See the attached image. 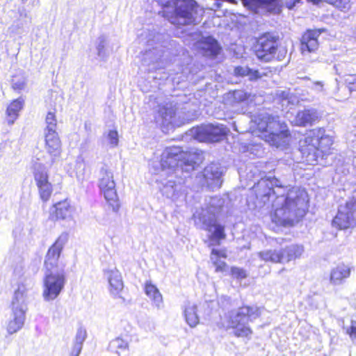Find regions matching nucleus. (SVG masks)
Listing matches in <instances>:
<instances>
[{"label": "nucleus", "mask_w": 356, "mask_h": 356, "mask_svg": "<svg viewBox=\"0 0 356 356\" xmlns=\"http://www.w3.org/2000/svg\"><path fill=\"white\" fill-rule=\"evenodd\" d=\"M259 207H263L275 197L273 221L280 226H293L306 213L308 208L307 191L298 186H291L276 177L261 179L253 187Z\"/></svg>", "instance_id": "nucleus-1"}, {"label": "nucleus", "mask_w": 356, "mask_h": 356, "mask_svg": "<svg viewBox=\"0 0 356 356\" xmlns=\"http://www.w3.org/2000/svg\"><path fill=\"white\" fill-rule=\"evenodd\" d=\"M160 165L163 170H169L175 175H170L168 179L161 184L160 191L163 196L170 199L177 205L182 204L186 199V186L184 179L178 178L181 173L188 175L193 171L197 162L193 155L184 152L181 147L172 146L166 147L162 153Z\"/></svg>", "instance_id": "nucleus-2"}, {"label": "nucleus", "mask_w": 356, "mask_h": 356, "mask_svg": "<svg viewBox=\"0 0 356 356\" xmlns=\"http://www.w3.org/2000/svg\"><path fill=\"white\" fill-rule=\"evenodd\" d=\"M67 240L68 234L63 232L49 248L47 253L44 261L46 272L42 291V297L47 302L55 300L63 290L66 283L64 266H59L58 261Z\"/></svg>", "instance_id": "nucleus-3"}, {"label": "nucleus", "mask_w": 356, "mask_h": 356, "mask_svg": "<svg viewBox=\"0 0 356 356\" xmlns=\"http://www.w3.org/2000/svg\"><path fill=\"white\" fill-rule=\"evenodd\" d=\"M166 38L156 47L145 51L142 60L143 65L148 67L149 72H156L152 77L154 79L165 80L168 78L170 74L163 70L179 53L176 40L169 39L168 35Z\"/></svg>", "instance_id": "nucleus-4"}, {"label": "nucleus", "mask_w": 356, "mask_h": 356, "mask_svg": "<svg viewBox=\"0 0 356 356\" xmlns=\"http://www.w3.org/2000/svg\"><path fill=\"white\" fill-rule=\"evenodd\" d=\"M163 8L159 12L172 24L185 26L197 24L204 10L195 0H157Z\"/></svg>", "instance_id": "nucleus-5"}, {"label": "nucleus", "mask_w": 356, "mask_h": 356, "mask_svg": "<svg viewBox=\"0 0 356 356\" xmlns=\"http://www.w3.org/2000/svg\"><path fill=\"white\" fill-rule=\"evenodd\" d=\"M205 207L197 213V218L202 223V228L209 232V246L219 245L220 241L225 238V227L217 220L225 200L218 196L210 197L206 200Z\"/></svg>", "instance_id": "nucleus-6"}, {"label": "nucleus", "mask_w": 356, "mask_h": 356, "mask_svg": "<svg viewBox=\"0 0 356 356\" xmlns=\"http://www.w3.org/2000/svg\"><path fill=\"white\" fill-rule=\"evenodd\" d=\"M279 43L280 37L277 33L266 32L257 38L253 51L259 60L270 62L276 59L280 61L286 57L287 49L279 46Z\"/></svg>", "instance_id": "nucleus-7"}, {"label": "nucleus", "mask_w": 356, "mask_h": 356, "mask_svg": "<svg viewBox=\"0 0 356 356\" xmlns=\"http://www.w3.org/2000/svg\"><path fill=\"white\" fill-rule=\"evenodd\" d=\"M260 315L261 311L257 306L243 305L237 309H231L227 314L229 327L234 329L236 337H248L252 333L248 323Z\"/></svg>", "instance_id": "nucleus-8"}, {"label": "nucleus", "mask_w": 356, "mask_h": 356, "mask_svg": "<svg viewBox=\"0 0 356 356\" xmlns=\"http://www.w3.org/2000/svg\"><path fill=\"white\" fill-rule=\"evenodd\" d=\"M11 313L7 323L6 330L9 334L19 331L24 326L28 310L26 288L24 284L18 285L14 293L11 305Z\"/></svg>", "instance_id": "nucleus-9"}, {"label": "nucleus", "mask_w": 356, "mask_h": 356, "mask_svg": "<svg viewBox=\"0 0 356 356\" xmlns=\"http://www.w3.org/2000/svg\"><path fill=\"white\" fill-rule=\"evenodd\" d=\"M258 129L261 132L268 133V142L276 147H284L288 144L290 136L286 123L280 121L261 122L258 123Z\"/></svg>", "instance_id": "nucleus-10"}, {"label": "nucleus", "mask_w": 356, "mask_h": 356, "mask_svg": "<svg viewBox=\"0 0 356 356\" xmlns=\"http://www.w3.org/2000/svg\"><path fill=\"white\" fill-rule=\"evenodd\" d=\"M99 176L98 186L113 211L117 212L120 208V204L113 172L106 165H104L99 170Z\"/></svg>", "instance_id": "nucleus-11"}, {"label": "nucleus", "mask_w": 356, "mask_h": 356, "mask_svg": "<svg viewBox=\"0 0 356 356\" xmlns=\"http://www.w3.org/2000/svg\"><path fill=\"white\" fill-rule=\"evenodd\" d=\"M191 131L194 138L200 142L216 143L223 140L229 129L222 124L210 123L193 127Z\"/></svg>", "instance_id": "nucleus-12"}, {"label": "nucleus", "mask_w": 356, "mask_h": 356, "mask_svg": "<svg viewBox=\"0 0 356 356\" xmlns=\"http://www.w3.org/2000/svg\"><path fill=\"white\" fill-rule=\"evenodd\" d=\"M31 170L40 198L43 202H47L53 193V185L49 180L48 169L44 164L34 161Z\"/></svg>", "instance_id": "nucleus-13"}, {"label": "nucleus", "mask_w": 356, "mask_h": 356, "mask_svg": "<svg viewBox=\"0 0 356 356\" xmlns=\"http://www.w3.org/2000/svg\"><path fill=\"white\" fill-rule=\"evenodd\" d=\"M332 225L339 229L356 226V195L349 199L345 205H340L338 213L332 220Z\"/></svg>", "instance_id": "nucleus-14"}, {"label": "nucleus", "mask_w": 356, "mask_h": 356, "mask_svg": "<svg viewBox=\"0 0 356 356\" xmlns=\"http://www.w3.org/2000/svg\"><path fill=\"white\" fill-rule=\"evenodd\" d=\"M226 168L219 163H211L202 171L204 184L211 190L218 189L223 182Z\"/></svg>", "instance_id": "nucleus-15"}, {"label": "nucleus", "mask_w": 356, "mask_h": 356, "mask_svg": "<svg viewBox=\"0 0 356 356\" xmlns=\"http://www.w3.org/2000/svg\"><path fill=\"white\" fill-rule=\"evenodd\" d=\"M299 150L302 159L309 165H314L318 161V158L321 156L323 150H321L317 145L314 144L312 137L307 134L304 140H300Z\"/></svg>", "instance_id": "nucleus-16"}, {"label": "nucleus", "mask_w": 356, "mask_h": 356, "mask_svg": "<svg viewBox=\"0 0 356 356\" xmlns=\"http://www.w3.org/2000/svg\"><path fill=\"white\" fill-rule=\"evenodd\" d=\"M45 149L51 159L47 164L51 166L61 154V140L56 130L44 131Z\"/></svg>", "instance_id": "nucleus-17"}, {"label": "nucleus", "mask_w": 356, "mask_h": 356, "mask_svg": "<svg viewBox=\"0 0 356 356\" xmlns=\"http://www.w3.org/2000/svg\"><path fill=\"white\" fill-rule=\"evenodd\" d=\"M179 104L178 102H170L159 106L157 115L155 117L156 122L164 127L171 124L179 108L177 106Z\"/></svg>", "instance_id": "nucleus-18"}, {"label": "nucleus", "mask_w": 356, "mask_h": 356, "mask_svg": "<svg viewBox=\"0 0 356 356\" xmlns=\"http://www.w3.org/2000/svg\"><path fill=\"white\" fill-rule=\"evenodd\" d=\"M197 47L205 56L216 58L220 54L222 47L218 40L211 35L202 36L197 42Z\"/></svg>", "instance_id": "nucleus-19"}, {"label": "nucleus", "mask_w": 356, "mask_h": 356, "mask_svg": "<svg viewBox=\"0 0 356 356\" xmlns=\"http://www.w3.org/2000/svg\"><path fill=\"white\" fill-rule=\"evenodd\" d=\"M271 72L268 69H252L248 66L238 65L234 68L233 74L237 77H248L250 81H257L263 76H268Z\"/></svg>", "instance_id": "nucleus-20"}, {"label": "nucleus", "mask_w": 356, "mask_h": 356, "mask_svg": "<svg viewBox=\"0 0 356 356\" xmlns=\"http://www.w3.org/2000/svg\"><path fill=\"white\" fill-rule=\"evenodd\" d=\"M323 29L307 30L302 36L300 43L302 51L313 52L318 47V38Z\"/></svg>", "instance_id": "nucleus-21"}, {"label": "nucleus", "mask_w": 356, "mask_h": 356, "mask_svg": "<svg viewBox=\"0 0 356 356\" xmlns=\"http://www.w3.org/2000/svg\"><path fill=\"white\" fill-rule=\"evenodd\" d=\"M351 273V268L344 264H339L334 267L330 275V282L333 285H340L345 282Z\"/></svg>", "instance_id": "nucleus-22"}, {"label": "nucleus", "mask_w": 356, "mask_h": 356, "mask_svg": "<svg viewBox=\"0 0 356 356\" xmlns=\"http://www.w3.org/2000/svg\"><path fill=\"white\" fill-rule=\"evenodd\" d=\"M308 134L312 137L314 144L317 145L323 152L329 149L333 143L332 138L325 134V130L323 128L311 130Z\"/></svg>", "instance_id": "nucleus-23"}, {"label": "nucleus", "mask_w": 356, "mask_h": 356, "mask_svg": "<svg viewBox=\"0 0 356 356\" xmlns=\"http://www.w3.org/2000/svg\"><path fill=\"white\" fill-rule=\"evenodd\" d=\"M318 113L314 108L298 111L296 116V123L298 126H312L318 119Z\"/></svg>", "instance_id": "nucleus-24"}, {"label": "nucleus", "mask_w": 356, "mask_h": 356, "mask_svg": "<svg viewBox=\"0 0 356 356\" xmlns=\"http://www.w3.org/2000/svg\"><path fill=\"white\" fill-rule=\"evenodd\" d=\"M108 280L111 287V293L117 296L123 289V282L120 273L115 269L108 272Z\"/></svg>", "instance_id": "nucleus-25"}, {"label": "nucleus", "mask_w": 356, "mask_h": 356, "mask_svg": "<svg viewBox=\"0 0 356 356\" xmlns=\"http://www.w3.org/2000/svg\"><path fill=\"white\" fill-rule=\"evenodd\" d=\"M87 337V332L85 328L80 327L77 329L76 336L73 341L70 356H79L83 348V344Z\"/></svg>", "instance_id": "nucleus-26"}, {"label": "nucleus", "mask_w": 356, "mask_h": 356, "mask_svg": "<svg viewBox=\"0 0 356 356\" xmlns=\"http://www.w3.org/2000/svg\"><path fill=\"white\" fill-rule=\"evenodd\" d=\"M283 254V263L289 262L299 258L304 252V247L302 245L291 244L282 249Z\"/></svg>", "instance_id": "nucleus-27"}, {"label": "nucleus", "mask_w": 356, "mask_h": 356, "mask_svg": "<svg viewBox=\"0 0 356 356\" xmlns=\"http://www.w3.org/2000/svg\"><path fill=\"white\" fill-rule=\"evenodd\" d=\"M70 206L67 200L54 204V211L51 214L52 220H65L70 216Z\"/></svg>", "instance_id": "nucleus-28"}, {"label": "nucleus", "mask_w": 356, "mask_h": 356, "mask_svg": "<svg viewBox=\"0 0 356 356\" xmlns=\"http://www.w3.org/2000/svg\"><path fill=\"white\" fill-rule=\"evenodd\" d=\"M184 317L188 325L191 327H195L200 321L199 316L197 314V306L188 302L184 310Z\"/></svg>", "instance_id": "nucleus-29"}, {"label": "nucleus", "mask_w": 356, "mask_h": 356, "mask_svg": "<svg viewBox=\"0 0 356 356\" xmlns=\"http://www.w3.org/2000/svg\"><path fill=\"white\" fill-rule=\"evenodd\" d=\"M145 294L152 300L157 308L163 303V297L158 288L151 282H146L145 285Z\"/></svg>", "instance_id": "nucleus-30"}, {"label": "nucleus", "mask_w": 356, "mask_h": 356, "mask_svg": "<svg viewBox=\"0 0 356 356\" xmlns=\"http://www.w3.org/2000/svg\"><path fill=\"white\" fill-rule=\"evenodd\" d=\"M220 257H226L225 253L220 250L213 248L211 253L210 259L213 266L215 267V271L217 273H223L227 268V264L220 259Z\"/></svg>", "instance_id": "nucleus-31"}, {"label": "nucleus", "mask_w": 356, "mask_h": 356, "mask_svg": "<svg viewBox=\"0 0 356 356\" xmlns=\"http://www.w3.org/2000/svg\"><path fill=\"white\" fill-rule=\"evenodd\" d=\"M23 104L19 99L14 100L7 108V122L9 125L13 124L18 117L19 111L22 108Z\"/></svg>", "instance_id": "nucleus-32"}, {"label": "nucleus", "mask_w": 356, "mask_h": 356, "mask_svg": "<svg viewBox=\"0 0 356 356\" xmlns=\"http://www.w3.org/2000/svg\"><path fill=\"white\" fill-rule=\"evenodd\" d=\"M259 257L265 261H271L273 263H283V254L282 249L267 250L261 251L259 253Z\"/></svg>", "instance_id": "nucleus-33"}, {"label": "nucleus", "mask_w": 356, "mask_h": 356, "mask_svg": "<svg viewBox=\"0 0 356 356\" xmlns=\"http://www.w3.org/2000/svg\"><path fill=\"white\" fill-rule=\"evenodd\" d=\"M108 349L112 353L120 355V351L129 349V343L122 337H118L110 341Z\"/></svg>", "instance_id": "nucleus-34"}, {"label": "nucleus", "mask_w": 356, "mask_h": 356, "mask_svg": "<svg viewBox=\"0 0 356 356\" xmlns=\"http://www.w3.org/2000/svg\"><path fill=\"white\" fill-rule=\"evenodd\" d=\"M18 13L19 15V19L15 22L16 24H13V27L17 29V32L20 33L21 32L18 29H23L24 26L28 25L31 22V17L28 15V13L24 7L19 8L18 9Z\"/></svg>", "instance_id": "nucleus-35"}, {"label": "nucleus", "mask_w": 356, "mask_h": 356, "mask_svg": "<svg viewBox=\"0 0 356 356\" xmlns=\"http://www.w3.org/2000/svg\"><path fill=\"white\" fill-rule=\"evenodd\" d=\"M343 79L345 83L343 90H348L350 94L353 92H356V74H344V77H343Z\"/></svg>", "instance_id": "nucleus-36"}, {"label": "nucleus", "mask_w": 356, "mask_h": 356, "mask_svg": "<svg viewBox=\"0 0 356 356\" xmlns=\"http://www.w3.org/2000/svg\"><path fill=\"white\" fill-rule=\"evenodd\" d=\"M262 5L265 6L268 10L280 13L281 11V1L282 0H260Z\"/></svg>", "instance_id": "nucleus-37"}, {"label": "nucleus", "mask_w": 356, "mask_h": 356, "mask_svg": "<svg viewBox=\"0 0 356 356\" xmlns=\"http://www.w3.org/2000/svg\"><path fill=\"white\" fill-rule=\"evenodd\" d=\"M232 99L233 104H238L246 101L248 98V94L243 90H234L229 93Z\"/></svg>", "instance_id": "nucleus-38"}, {"label": "nucleus", "mask_w": 356, "mask_h": 356, "mask_svg": "<svg viewBox=\"0 0 356 356\" xmlns=\"http://www.w3.org/2000/svg\"><path fill=\"white\" fill-rule=\"evenodd\" d=\"M45 122L47 124V126H46V128L44 129V131H51L56 130L57 120H56V115H55L54 113L51 112V111L48 112V113L46 116Z\"/></svg>", "instance_id": "nucleus-39"}, {"label": "nucleus", "mask_w": 356, "mask_h": 356, "mask_svg": "<svg viewBox=\"0 0 356 356\" xmlns=\"http://www.w3.org/2000/svg\"><path fill=\"white\" fill-rule=\"evenodd\" d=\"M106 37L104 35H101L98 38V44L97 46V54L98 56L102 59H104L107 57V54L106 52Z\"/></svg>", "instance_id": "nucleus-40"}, {"label": "nucleus", "mask_w": 356, "mask_h": 356, "mask_svg": "<svg viewBox=\"0 0 356 356\" xmlns=\"http://www.w3.org/2000/svg\"><path fill=\"white\" fill-rule=\"evenodd\" d=\"M236 300H232L229 296H222L220 300V305L223 309L229 310L232 307L237 306Z\"/></svg>", "instance_id": "nucleus-41"}, {"label": "nucleus", "mask_w": 356, "mask_h": 356, "mask_svg": "<svg viewBox=\"0 0 356 356\" xmlns=\"http://www.w3.org/2000/svg\"><path fill=\"white\" fill-rule=\"evenodd\" d=\"M231 274L234 278L237 280H243L248 277V273L245 270L235 266L232 267Z\"/></svg>", "instance_id": "nucleus-42"}, {"label": "nucleus", "mask_w": 356, "mask_h": 356, "mask_svg": "<svg viewBox=\"0 0 356 356\" xmlns=\"http://www.w3.org/2000/svg\"><path fill=\"white\" fill-rule=\"evenodd\" d=\"M106 137L111 147H114L118 145V133L116 130H110L108 132Z\"/></svg>", "instance_id": "nucleus-43"}, {"label": "nucleus", "mask_w": 356, "mask_h": 356, "mask_svg": "<svg viewBox=\"0 0 356 356\" xmlns=\"http://www.w3.org/2000/svg\"><path fill=\"white\" fill-rule=\"evenodd\" d=\"M345 67H346V63H339L334 65V69L336 72V74L341 78L344 77V74H348V72H350L349 70L345 69Z\"/></svg>", "instance_id": "nucleus-44"}, {"label": "nucleus", "mask_w": 356, "mask_h": 356, "mask_svg": "<svg viewBox=\"0 0 356 356\" xmlns=\"http://www.w3.org/2000/svg\"><path fill=\"white\" fill-rule=\"evenodd\" d=\"M26 81L24 78L13 79L12 80V87L15 90H21L25 88Z\"/></svg>", "instance_id": "nucleus-45"}, {"label": "nucleus", "mask_w": 356, "mask_h": 356, "mask_svg": "<svg viewBox=\"0 0 356 356\" xmlns=\"http://www.w3.org/2000/svg\"><path fill=\"white\" fill-rule=\"evenodd\" d=\"M328 2L341 10L348 9L350 8L348 0H328Z\"/></svg>", "instance_id": "nucleus-46"}, {"label": "nucleus", "mask_w": 356, "mask_h": 356, "mask_svg": "<svg viewBox=\"0 0 356 356\" xmlns=\"http://www.w3.org/2000/svg\"><path fill=\"white\" fill-rule=\"evenodd\" d=\"M301 0H289L286 2V6L289 10L294 8L296 5L299 3ZM309 2H312L314 4L318 3L321 0H307Z\"/></svg>", "instance_id": "nucleus-47"}, {"label": "nucleus", "mask_w": 356, "mask_h": 356, "mask_svg": "<svg viewBox=\"0 0 356 356\" xmlns=\"http://www.w3.org/2000/svg\"><path fill=\"white\" fill-rule=\"evenodd\" d=\"M323 83L321 81H315L313 83L312 89L316 91V92H322L323 91Z\"/></svg>", "instance_id": "nucleus-48"}, {"label": "nucleus", "mask_w": 356, "mask_h": 356, "mask_svg": "<svg viewBox=\"0 0 356 356\" xmlns=\"http://www.w3.org/2000/svg\"><path fill=\"white\" fill-rule=\"evenodd\" d=\"M347 332L351 338H356V321H351V326L348 329Z\"/></svg>", "instance_id": "nucleus-49"}, {"label": "nucleus", "mask_w": 356, "mask_h": 356, "mask_svg": "<svg viewBox=\"0 0 356 356\" xmlns=\"http://www.w3.org/2000/svg\"><path fill=\"white\" fill-rule=\"evenodd\" d=\"M232 128L234 131H237V132H240V131L238 129L237 127H236V122H233L232 123Z\"/></svg>", "instance_id": "nucleus-50"}, {"label": "nucleus", "mask_w": 356, "mask_h": 356, "mask_svg": "<svg viewBox=\"0 0 356 356\" xmlns=\"http://www.w3.org/2000/svg\"><path fill=\"white\" fill-rule=\"evenodd\" d=\"M165 36V35H158L156 36V39L157 40H159L160 38H164Z\"/></svg>", "instance_id": "nucleus-51"}, {"label": "nucleus", "mask_w": 356, "mask_h": 356, "mask_svg": "<svg viewBox=\"0 0 356 356\" xmlns=\"http://www.w3.org/2000/svg\"><path fill=\"white\" fill-rule=\"evenodd\" d=\"M186 106L181 108V110L186 111L188 109V103H186Z\"/></svg>", "instance_id": "nucleus-52"}]
</instances>
